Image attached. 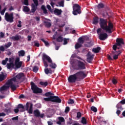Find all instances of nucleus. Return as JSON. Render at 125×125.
Masks as SVG:
<instances>
[{"instance_id": "1a4fd4ad", "label": "nucleus", "mask_w": 125, "mask_h": 125, "mask_svg": "<svg viewBox=\"0 0 125 125\" xmlns=\"http://www.w3.org/2000/svg\"><path fill=\"white\" fill-rule=\"evenodd\" d=\"M5 20L9 23H13L14 22V17L13 16V13H11L10 14L8 13H5Z\"/></svg>"}, {"instance_id": "a878e982", "label": "nucleus", "mask_w": 125, "mask_h": 125, "mask_svg": "<svg viewBox=\"0 0 125 125\" xmlns=\"http://www.w3.org/2000/svg\"><path fill=\"white\" fill-rule=\"evenodd\" d=\"M98 20H99V19L98 17H96L93 19V24H94L95 25H96L98 23Z\"/></svg>"}, {"instance_id": "6e6552de", "label": "nucleus", "mask_w": 125, "mask_h": 125, "mask_svg": "<svg viewBox=\"0 0 125 125\" xmlns=\"http://www.w3.org/2000/svg\"><path fill=\"white\" fill-rule=\"evenodd\" d=\"M72 13L73 15H78V14H81V13H82L81 6H80L79 4H73Z\"/></svg>"}, {"instance_id": "a18cd8bd", "label": "nucleus", "mask_w": 125, "mask_h": 125, "mask_svg": "<svg viewBox=\"0 0 125 125\" xmlns=\"http://www.w3.org/2000/svg\"><path fill=\"white\" fill-rule=\"evenodd\" d=\"M11 44H12V43H11V42H8V43L4 45V46L5 47H6V48H8V47H10Z\"/></svg>"}, {"instance_id": "052dcab7", "label": "nucleus", "mask_w": 125, "mask_h": 125, "mask_svg": "<svg viewBox=\"0 0 125 125\" xmlns=\"http://www.w3.org/2000/svg\"><path fill=\"white\" fill-rule=\"evenodd\" d=\"M5 10H6V8H4V9L0 12L1 15H4V12H5Z\"/></svg>"}, {"instance_id": "9b49d317", "label": "nucleus", "mask_w": 125, "mask_h": 125, "mask_svg": "<svg viewBox=\"0 0 125 125\" xmlns=\"http://www.w3.org/2000/svg\"><path fill=\"white\" fill-rule=\"evenodd\" d=\"M25 77V75H24V73H20L18 74L15 77L16 78V83H17V84L19 83H20V80L21 79H23Z\"/></svg>"}, {"instance_id": "f03ea898", "label": "nucleus", "mask_w": 125, "mask_h": 125, "mask_svg": "<svg viewBox=\"0 0 125 125\" xmlns=\"http://www.w3.org/2000/svg\"><path fill=\"white\" fill-rule=\"evenodd\" d=\"M100 22L101 28L105 31L106 33L112 34L114 32V24L111 21L108 22V24L107 25V19L100 18Z\"/></svg>"}, {"instance_id": "8fccbe9b", "label": "nucleus", "mask_w": 125, "mask_h": 125, "mask_svg": "<svg viewBox=\"0 0 125 125\" xmlns=\"http://www.w3.org/2000/svg\"><path fill=\"white\" fill-rule=\"evenodd\" d=\"M82 117V113L80 112H77V119H80Z\"/></svg>"}, {"instance_id": "dca6fc26", "label": "nucleus", "mask_w": 125, "mask_h": 125, "mask_svg": "<svg viewBox=\"0 0 125 125\" xmlns=\"http://www.w3.org/2000/svg\"><path fill=\"white\" fill-rule=\"evenodd\" d=\"M9 63H7L6 67L7 69L10 70V69H13L14 68V63L11 59H9Z\"/></svg>"}, {"instance_id": "f257e3e1", "label": "nucleus", "mask_w": 125, "mask_h": 125, "mask_svg": "<svg viewBox=\"0 0 125 125\" xmlns=\"http://www.w3.org/2000/svg\"><path fill=\"white\" fill-rule=\"evenodd\" d=\"M87 77V73L84 71H80L76 73L70 75L67 80L69 83H75L76 82H81L82 80L85 79Z\"/></svg>"}, {"instance_id": "ddd939ff", "label": "nucleus", "mask_w": 125, "mask_h": 125, "mask_svg": "<svg viewBox=\"0 0 125 125\" xmlns=\"http://www.w3.org/2000/svg\"><path fill=\"white\" fill-rule=\"evenodd\" d=\"M86 57L87 62H88V63H91V62L93 60L94 55H91V53H90V52H88L86 55Z\"/></svg>"}, {"instance_id": "b1692460", "label": "nucleus", "mask_w": 125, "mask_h": 125, "mask_svg": "<svg viewBox=\"0 0 125 125\" xmlns=\"http://www.w3.org/2000/svg\"><path fill=\"white\" fill-rule=\"evenodd\" d=\"M100 49H101L100 47H97V48H93L92 50L95 53H98L100 51Z\"/></svg>"}, {"instance_id": "2eb2a0df", "label": "nucleus", "mask_w": 125, "mask_h": 125, "mask_svg": "<svg viewBox=\"0 0 125 125\" xmlns=\"http://www.w3.org/2000/svg\"><path fill=\"white\" fill-rule=\"evenodd\" d=\"M62 100L59 97L56 96H52V102H54L55 103H61Z\"/></svg>"}, {"instance_id": "423d86ee", "label": "nucleus", "mask_w": 125, "mask_h": 125, "mask_svg": "<svg viewBox=\"0 0 125 125\" xmlns=\"http://www.w3.org/2000/svg\"><path fill=\"white\" fill-rule=\"evenodd\" d=\"M124 44H125V42H124V39L122 38H117L116 39V42L112 46V49L113 50H117V46H119V47H121V48H122V45Z\"/></svg>"}, {"instance_id": "bf43d9fd", "label": "nucleus", "mask_w": 125, "mask_h": 125, "mask_svg": "<svg viewBox=\"0 0 125 125\" xmlns=\"http://www.w3.org/2000/svg\"><path fill=\"white\" fill-rule=\"evenodd\" d=\"M24 5H29V0H24L23 2Z\"/></svg>"}, {"instance_id": "c756f323", "label": "nucleus", "mask_w": 125, "mask_h": 125, "mask_svg": "<svg viewBox=\"0 0 125 125\" xmlns=\"http://www.w3.org/2000/svg\"><path fill=\"white\" fill-rule=\"evenodd\" d=\"M44 24L45 27H46L47 28H50V27H51V23L50 22L45 21H44Z\"/></svg>"}, {"instance_id": "a211bd4d", "label": "nucleus", "mask_w": 125, "mask_h": 125, "mask_svg": "<svg viewBox=\"0 0 125 125\" xmlns=\"http://www.w3.org/2000/svg\"><path fill=\"white\" fill-rule=\"evenodd\" d=\"M16 79L15 78H12L7 81V82L6 83V85H8L9 86H11L12 84H13V82L16 83Z\"/></svg>"}, {"instance_id": "79ce46f5", "label": "nucleus", "mask_w": 125, "mask_h": 125, "mask_svg": "<svg viewBox=\"0 0 125 125\" xmlns=\"http://www.w3.org/2000/svg\"><path fill=\"white\" fill-rule=\"evenodd\" d=\"M38 71H39V67L35 66L33 67V72H34V73H38Z\"/></svg>"}, {"instance_id": "37998d69", "label": "nucleus", "mask_w": 125, "mask_h": 125, "mask_svg": "<svg viewBox=\"0 0 125 125\" xmlns=\"http://www.w3.org/2000/svg\"><path fill=\"white\" fill-rule=\"evenodd\" d=\"M91 110L94 113H96L97 112V108L93 106H91Z\"/></svg>"}, {"instance_id": "3c124183", "label": "nucleus", "mask_w": 125, "mask_h": 125, "mask_svg": "<svg viewBox=\"0 0 125 125\" xmlns=\"http://www.w3.org/2000/svg\"><path fill=\"white\" fill-rule=\"evenodd\" d=\"M68 104H74V100L72 99H70L68 101H67Z\"/></svg>"}, {"instance_id": "680f3d73", "label": "nucleus", "mask_w": 125, "mask_h": 125, "mask_svg": "<svg viewBox=\"0 0 125 125\" xmlns=\"http://www.w3.org/2000/svg\"><path fill=\"white\" fill-rule=\"evenodd\" d=\"M68 39H66V38H64L63 39V45H65L66 44H67V43H68Z\"/></svg>"}, {"instance_id": "72a5a7b5", "label": "nucleus", "mask_w": 125, "mask_h": 125, "mask_svg": "<svg viewBox=\"0 0 125 125\" xmlns=\"http://www.w3.org/2000/svg\"><path fill=\"white\" fill-rule=\"evenodd\" d=\"M82 44L79 43L77 42L76 44L75 45V49H79V48H81V46H82Z\"/></svg>"}, {"instance_id": "473e14b6", "label": "nucleus", "mask_w": 125, "mask_h": 125, "mask_svg": "<svg viewBox=\"0 0 125 125\" xmlns=\"http://www.w3.org/2000/svg\"><path fill=\"white\" fill-rule=\"evenodd\" d=\"M81 123L82 124H83V125H86L87 124L86 119L84 117H82Z\"/></svg>"}, {"instance_id": "e2e57ef3", "label": "nucleus", "mask_w": 125, "mask_h": 125, "mask_svg": "<svg viewBox=\"0 0 125 125\" xmlns=\"http://www.w3.org/2000/svg\"><path fill=\"white\" fill-rule=\"evenodd\" d=\"M35 20L39 23L40 21H41V17H36L34 18Z\"/></svg>"}, {"instance_id": "4be33fe9", "label": "nucleus", "mask_w": 125, "mask_h": 125, "mask_svg": "<svg viewBox=\"0 0 125 125\" xmlns=\"http://www.w3.org/2000/svg\"><path fill=\"white\" fill-rule=\"evenodd\" d=\"M20 38H21V36H19L18 35H16L15 36H13L11 38L13 41L14 42L16 41H19L20 40Z\"/></svg>"}, {"instance_id": "0eeeda50", "label": "nucleus", "mask_w": 125, "mask_h": 125, "mask_svg": "<svg viewBox=\"0 0 125 125\" xmlns=\"http://www.w3.org/2000/svg\"><path fill=\"white\" fill-rule=\"evenodd\" d=\"M30 84L31 89L33 91V93L36 94L38 93H42V90L41 88H39L38 86L34 83V82H31Z\"/></svg>"}, {"instance_id": "5fc2aeb1", "label": "nucleus", "mask_w": 125, "mask_h": 125, "mask_svg": "<svg viewBox=\"0 0 125 125\" xmlns=\"http://www.w3.org/2000/svg\"><path fill=\"white\" fill-rule=\"evenodd\" d=\"M59 121H60L62 123H64V122H65V119L62 117H59Z\"/></svg>"}, {"instance_id": "7ed1b4c3", "label": "nucleus", "mask_w": 125, "mask_h": 125, "mask_svg": "<svg viewBox=\"0 0 125 125\" xmlns=\"http://www.w3.org/2000/svg\"><path fill=\"white\" fill-rule=\"evenodd\" d=\"M70 62L74 70H84V69H85V64L81 61L70 59Z\"/></svg>"}, {"instance_id": "e433bc0d", "label": "nucleus", "mask_w": 125, "mask_h": 125, "mask_svg": "<svg viewBox=\"0 0 125 125\" xmlns=\"http://www.w3.org/2000/svg\"><path fill=\"white\" fill-rule=\"evenodd\" d=\"M78 42H79V43H80L81 44H83V43L84 42V41L83 40V38L80 37L78 39Z\"/></svg>"}, {"instance_id": "69168bd1", "label": "nucleus", "mask_w": 125, "mask_h": 125, "mask_svg": "<svg viewBox=\"0 0 125 125\" xmlns=\"http://www.w3.org/2000/svg\"><path fill=\"white\" fill-rule=\"evenodd\" d=\"M97 33L99 36L100 35V34H101V28H98L97 29Z\"/></svg>"}, {"instance_id": "603ef678", "label": "nucleus", "mask_w": 125, "mask_h": 125, "mask_svg": "<svg viewBox=\"0 0 125 125\" xmlns=\"http://www.w3.org/2000/svg\"><path fill=\"white\" fill-rule=\"evenodd\" d=\"M47 8L51 13L53 12V9H51V7L49 5H47Z\"/></svg>"}, {"instance_id": "f8f14e48", "label": "nucleus", "mask_w": 125, "mask_h": 125, "mask_svg": "<svg viewBox=\"0 0 125 125\" xmlns=\"http://www.w3.org/2000/svg\"><path fill=\"white\" fill-rule=\"evenodd\" d=\"M14 66L17 69H19L22 66V62H20V58H17L15 61Z\"/></svg>"}, {"instance_id": "13d9d810", "label": "nucleus", "mask_w": 125, "mask_h": 125, "mask_svg": "<svg viewBox=\"0 0 125 125\" xmlns=\"http://www.w3.org/2000/svg\"><path fill=\"white\" fill-rule=\"evenodd\" d=\"M4 112H5V113H7L8 114L9 113H11V109L9 108V109H4Z\"/></svg>"}, {"instance_id": "6e6d98bb", "label": "nucleus", "mask_w": 125, "mask_h": 125, "mask_svg": "<svg viewBox=\"0 0 125 125\" xmlns=\"http://www.w3.org/2000/svg\"><path fill=\"white\" fill-rule=\"evenodd\" d=\"M34 45L37 46V47H40V43L38 41L34 42Z\"/></svg>"}, {"instance_id": "de8ad7c7", "label": "nucleus", "mask_w": 125, "mask_h": 125, "mask_svg": "<svg viewBox=\"0 0 125 125\" xmlns=\"http://www.w3.org/2000/svg\"><path fill=\"white\" fill-rule=\"evenodd\" d=\"M112 83L114 85L117 84V83H118V81H117L115 78H113L112 80Z\"/></svg>"}, {"instance_id": "cd10ccee", "label": "nucleus", "mask_w": 125, "mask_h": 125, "mask_svg": "<svg viewBox=\"0 0 125 125\" xmlns=\"http://www.w3.org/2000/svg\"><path fill=\"white\" fill-rule=\"evenodd\" d=\"M52 95H54V94L51 93L50 92H47L44 94V96L46 97H50V96H53Z\"/></svg>"}, {"instance_id": "338daca9", "label": "nucleus", "mask_w": 125, "mask_h": 125, "mask_svg": "<svg viewBox=\"0 0 125 125\" xmlns=\"http://www.w3.org/2000/svg\"><path fill=\"white\" fill-rule=\"evenodd\" d=\"M30 103H27L26 104V111H28L29 110V105Z\"/></svg>"}, {"instance_id": "49530a36", "label": "nucleus", "mask_w": 125, "mask_h": 125, "mask_svg": "<svg viewBox=\"0 0 125 125\" xmlns=\"http://www.w3.org/2000/svg\"><path fill=\"white\" fill-rule=\"evenodd\" d=\"M69 111H70V107L69 106H66L65 107V110H64V112L66 114H68Z\"/></svg>"}, {"instance_id": "f3484780", "label": "nucleus", "mask_w": 125, "mask_h": 125, "mask_svg": "<svg viewBox=\"0 0 125 125\" xmlns=\"http://www.w3.org/2000/svg\"><path fill=\"white\" fill-rule=\"evenodd\" d=\"M99 37L100 41H105V40L108 38V34L106 33H101L100 35H99Z\"/></svg>"}, {"instance_id": "2f4dec72", "label": "nucleus", "mask_w": 125, "mask_h": 125, "mask_svg": "<svg viewBox=\"0 0 125 125\" xmlns=\"http://www.w3.org/2000/svg\"><path fill=\"white\" fill-rule=\"evenodd\" d=\"M28 111L29 114H33V104H30V106Z\"/></svg>"}, {"instance_id": "c03bdc74", "label": "nucleus", "mask_w": 125, "mask_h": 125, "mask_svg": "<svg viewBox=\"0 0 125 125\" xmlns=\"http://www.w3.org/2000/svg\"><path fill=\"white\" fill-rule=\"evenodd\" d=\"M97 7L99 9L103 8V7H104V4L102 3H99L97 6Z\"/></svg>"}, {"instance_id": "c85d7f7f", "label": "nucleus", "mask_w": 125, "mask_h": 125, "mask_svg": "<svg viewBox=\"0 0 125 125\" xmlns=\"http://www.w3.org/2000/svg\"><path fill=\"white\" fill-rule=\"evenodd\" d=\"M19 56H25V51L21 50L18 52Z\"/></svg>"}, {"instance_id": "774afa93", "label": "nucleus", "mask_w": 125, "mask_h": 125, "mask_svg": "<svg viewBox=\"0 0 125 125\" xmlns=\"http://www.w3.org/2000/svg\"><path fill=\"white\" fill-rule=\"evenodd\" d=\"M121 104H122V105H124L125 104V99L122 100L121 101L119 102Z\"/></svg>"}, {"instance_id": "412c9836", "label": "nucleus", "mask_w": 125, "mask_h": 125, "mask_svg": "<svg viewBox=\"0 0 125 125\" xmlns=\"http://www.w3.org/2000/svg\"><path fill=\"white\" fill-rule=\"evenodd\" d=\"M9 88V86L8 85H4L2 87H0V91L1 92V91H4V90H7Z\"/></svg>"}, {"instance_id": "ea45409f", "label": "nucleus", "mask_w": 125, "mask_h": 125, "mask_svg": "<svg viewBox=\"0 0 125 125\" xmlns=\"http://www.w3.org/2000/svg\"><path fill=\"white\" fill-rule=\"evenodd\" d=\"M87 43L89 45L87 44H85V46L86 47H90L92 45V41H90L89 42H87Z\"/></svg>"}, {"instance_id": "09e8293b", "label": "nucleus", "mask_w": 125, "mask_h": 125, "mask_svg": "<svg viewBox=\"0 0 125 125\" xmlns=\"http://www.w3.org/2000/svg\"><path fill=\"white\" fill-rule=\"evenodd\" d=\"M58 4L60 6L64 7V1L62 0V1H61L60 2H59Z\"/></svg>"}, {"instance_id": "f704fd0d", "label": "nucleus", "mask_w": 125, "mask_h": 125, "mask_svg": "<svg viewBox=\"0 0 125 125\" xmlns=\"http://www.w3.org/2000/svg\"><path fill=\"white\" fill-rule=\"evenodd\" d=\"M40 84H41V85H42L43 86L45 87V86H47V85H48V83H47V82H40Z\"/></svg>"}, {"instance_id": "0e129e2a", "label": "nucleus", "mask_w": 125, "mask_h": 125, "mask_svg": "<svg viewBox=\"0 0 125 125\" xmlns=\"http://www.w3.org/2000/svg\"><path fill=\"white\" fill-rule=\"evenodd\" d=\"M21 24H22V21H19V24L17 25V27H18V28H21V27H22V25Z\"/></svg>"}, {"instance_id": "4468645a", "label": "nucleus", "mask_w": 125, "mask_h": 125, "mask_svg": "<svg viewBox=\"0 0 125 125\" xmlns=\"http://www.w3.org/2000/svg\"><path fill=\"white\" fill-rule=\"evenodd\" d=\"M34 114L35 117H36L37 118H43L44 117V114H41V112H40V110L39 109H36L34 111Z\"/></svg>"}, {"instance_id": "7c9ffc66", "label": "nucleus", "mask_w": 125, "mask_h": 125, "mask_svg": "<svg viewBox=\"0 0 125 125\" xmlns=\"http://www.w3.org/2000/svg\"><path fill=\"white\" fill-rule=\"evenodd\" d=\"M56 41L58 42H63V37L62 36H59L57 38Z\"/></svg>"}, {"instance_id": "6ab92c4d", "label": "nucleus", "mask_w": 125, "mask_h": 125, "mask_svg": "<svg viewBox=\"0 0 125 125\" xmlns=\"http://www.w3.org/2000/svg\"><path fill=\"white\" fill-rule=\"evenodd\" d=\"M53 12L55 15H61L62 14V10L55 8Z\"/></svg>"}, {"instance_id": "9d476101", "label": "nucleus", "mask_w": 125, "mask_h": 125, "mask_svg": "<svg viewBox=\"0 0 125 125\" xmlns=\"http://www.w3.org/2000/svg\"><path fill=\"white\" fill-rule=\"evenodd\" d=\"M34 3L31 4V12L32 13H35L36 10H37V7L39 5V1L38 0H33Z\"/></svg>"}, {"instance_id": "20e7f679", "label": "nucleus", "mask_w": 125, "mask_h": 125, "mask_svg": "<svg viewBox=\"0 0 125 125\" xmlns=\"http://www.w3.org/2000/svg\"><path fill=\"white\" fill-rule=\"evenodd\" d=\"M45 60H47L48 62L50 63V64H49V66L51 67L52 69H55V68L57 67L56 64L53 63L51 58H50L49 56H47L46 54H44L42 56V61L44 66L45 67V68H47V67H48V63Z\"/></svg>"}, {"instance_id": "a19ab883", "label": "nucleus", "mask_w": 125, "mask_h": 125, "mask_svg": "<svg viewBox=\"0 0 125 125\" xmlns=\"http://www.w3.org/2000/svg\"><path fill=\"white\" fill-rule=\"evenodd\" d=\"M41 41H42V42H44V43L46 46H47V45H49V43H48V42L45 41L44 39H41Z\"/></svg>"}, {"instance_id": "393cba45", "label": "nucleus", "mask_w": 125, "mask_h": 125, "mask_svg": "<svg viewBox=\"0 0 125 125\" xmlns=\"http://www.w3.org/2000/svg\"><path fill=\"white\" fill-rule=\"evenodd\" d=\"M116 108L118 109V110H124V108L122 106V104H121L120 102L116 105Z\"/></svg>"}, {"instance_id": "bb28decb", "label": "nucleus", "mask_w": 125, "mask_h": 125, "mask_svg": "<svg viewBox=\"0 0 125 125\" xmlns=\"http://www.w3.org/2000/svg\"><path fill=\"white\" fill-rule=\"evenodd\" d=\"M23 11L24 12H29L30 11V8L27 6H23Z\"/></svg>"}, {"instance_id": "58836bf2", "label": "nucleus", "mask_w": 125, "mask_h": 125, "mask_svg": "<svg viewBox=\"0 0 125 125\" xmlns=\"http://www.w3.org/2000/svg\"><path fill=\"white\" fill-rule=\"evenodd\" d=\"M7 61H8V58H6L4 60L2 61V65H6L7 63Z\"/></svg>"}, {"instance_id": "4d7b16f0", "label": "nucleus", "mask_w": 125, "mask_h": 125, "mask_svg": "<svg viewBox=\"0 0 125 125\" xmlns=\"http://www.w3.org/2000/svg\"><path fill=\"white\" fill-rule=\"evenodd\" d=\"M5 34L3 32H0V39H3L4 38Z\"/></svg>"}, {"instance_id": "864d4df0", "label": "nucleus", "mask_w": 125, "mask_h": 125, "mask_svg": "<svg viewBox=\"0 0 125 125\" xmlns=\"http://www.w3.org/2000/svg\"><path fill=\"white\" fill-rule=\"evenodd\" d=\"M24 105H23L22 104H18L17 107L18 109H24Z\"/></svg>"}, {"instance_id": "5701e85b", "label": "nucleus", "mask_w": 125, "mask_h": 125, "mask_svg": "<svg viewBox=\"0 0 125 125\" xmlns=\"http://www.w3.org/2000/svg\"><path fill=\"white\" fill-rule=\"evenodd\" d=\"M44 72L46 75H48V74H52V71L50 69H49L47 67L44 69Z\"/></svg>"}, {"instance_id": "4c0bfd02", "label": "nucleus", "mask_w": 125, "mask_h": 125, "mask_svg": "<svg viewBox=\"0 0 125 125\" xmlns=\"http://www.w3.org/2000/svg\"><path fill=\"white\" fill-rule=\"evenodd\" d=\"M43 100H44V101H50L51 102H52V96H50L48 98H44L43 99Z\"/></svg>"}, {"instance_id": "c9c22d12", "label": "nucleus", "mask_w": 125, "mask_h": 125, "mask_svg": "<svg viewBox=\"0 0 125 125\" xmlns=\"http://www.w3.org/2000/svg\"><path fill=\"white\" fill-rule=\"evenodd\" d=\"M10 86L12 90H13V91H15V90H16V88H17V87H16V85H14V84H12Z\"/></svg>"}, {"instance_id": "39448f33", "label": "nucleus", "mask_w": 125, "mask_h": 125, "mask_svg": "<svg viewBox=\"0 0 125 125\" xmlns=\"http://www.w3.org/2000/svg\"><path fill=\"white\" fill-rule=\"evenodd\" d=\"M122 53V50H119L118 51L114 50L111 52V55H113V59L111 58L110 55H107V58L108 60L110 61H113V60H117L119 58V56Z\"/></svg>"}, {"instance_id": "aec40b11", "label": "nucleus", "mask_w": 125, "mask_h": 125, "mask_svg": "<svg viewBox=\"0 0 125 125\" xmlns=\"http://www.w3.org/2000/svg\"><path fill=\"white\" fill-rule=\"evenodd\" d=\"M7 77V75L4 74L3 72H1L0 74V82H2V81H4L6 77Z\"/></svg>"}]
</instances>
